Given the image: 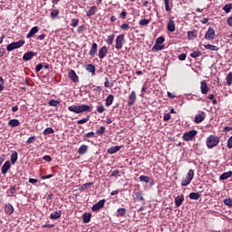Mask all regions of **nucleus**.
I'll return each instance as SVG.
<instances>
[{"mask_svg":"<svg viewBox=\"0 0 232 232\" xmlns=\"http://www.w3.org/2000/svg\"><path fill=\"white\" fill-rule=\"evenodd\" d=\"M69 111L72 113H84V111H92V106L86 104L71 105L68 107Z\"/></svg>","mask_w":232,"mask_h":232,"instance_id":"nucleus-1","label":"nucleus"},{"mask_svg":"<svg viewBox=\"0 0 232 232\" xmlns=\"http://www.w3.org/2000/svg\"><path fill=\"white\" fill-rule=\"evenodd\" d=\"M218 142H220V139L218 136L210 135L206 140L207 148H208V150H213V148L218 146Z\"/></svg>","mask_w":232,"mask_h":232,"instance_id":"nucleus-2","label":"nucleus"},{"mask_svg":"<svg viewBox=\"0 0 232 232\" xmlns=\"http://www.w3.org/2000/svg\"><path fill=\"white\" fill-rule=\"evenodd\" d=\"M24 44V40H20L18 42H14L9 44L6 46L7 52H13V50H17V48H21Z\"/></svg>","mask_w":232,"mask_h":232,"instance_id":"nucleus-3","label":"nucleus"},{"mask_svg":"<svg viewBox=\"0 0 232 232\" xmlns=\"http://www.w3.org/2000/svg\"><path fill=\"white\" fill-rule=\"evenodd\" d=\"M166 41V38L164 36H160L156 39V44L152 47V50H157V52H160V50H164V45H162V43Z\"/></svg>","mask_w":232,"mask_h":232,"instance_id":"nucleus-4","label":"nucleus"},{"mask_svg":"<svg viewBox=\"0 0 232 232\" xmlns=\"http://www.w3.org/2000/svg\"><path fill=\"white\" fill-rule=\"evenodd\" d=\"M195 137H197L196 130L187 131L183 134V140H185L186 142H189V140H193V139H195Z\"/></svg>","mask_w":232,"mask_h":232,"instance_id":"nucleus-5","label":"nucleus"},{"mask_svg":"<svg viewBox=\"0 0 232 232\" xmlns=\"http://www.w3.org/2000/svg\"><path fill=\"white\" fill-rule=\"evenodd\" d=\"M123 43H124V34L118 35L115 42L116 50H121Z\"/></svg>","mask_w":232,"mask_h":232,"instance_id":"nucleus-6","label":"nucleus"},{"mask_svg":"<svg viewBox=\"0 0 232 232\" xmlns=\"http://www.w3.org/2000/svg\"><path fill=\"white\" fill-rule=\"evenodd\" d=\"M206 119V112L200 111L198 114H197L194 118L195 124H200V122H203V121Z\"/></svg>","mask_w":232,"mask_h":232,"instance_id":"nucleus-7","label":"nucleus"},{"mask_svg":"<svg viewBox=\"0 0 232 232\" xmlns=\"http://www.w3.org/2000/svg\"><path fill=\"white\" fill-rule=\"evenodd\" d=\"M205 39L207 41H213L215 39V29L213 27H208V32L205 34Z\"/></svg>","mask_w":232,"mask_h":232,"instance_id":"nucleus-8","label":"nucleus"},{"mask_svg":"<svg viewBox=\"0 0 232 232\" xmlns=\"http://www.w3.org/2000/svg\"><path fill=\"white\" fill-rule=\"evenodd\" d=\"M105 202V199H101L100 201H98L96 204L92 206V211H99V209H102V208H104Z\"/></svg>","mask_w":232,"mask_h":232,"instance_id":"nucleus-9","label":"nucleus"},{"mask_svg":"<svg viewBox=\"0 0 232 232\" xmlns=\"http://www.w3.org/2000/svg\"><path fill=\"white\" fill-rule=\"evenodd\" d=\"M106 55H108V47L102 46L99 50L98 57H99V59H104Z\"/></svg>","mask_w":232,"mask_h":232,"instance_id":"nucleus-10","label":"nucleus"},{"mask_svg":"<svg viewBox=\"0 0 232 232\" xmlns=\"http://www.w3.org/2000/svg\"><path fill=\"white\" fill-rule=\"evenodd\" d=\"M135 101H137V94L135 93V91H132L129 96L128 106H133Z\"/></svg>","mask_w":232,"mask_h":232,"instance_id":"nucleus-11","label":"nucleus"},{"mask_svg":"<svg viewBox=\"0 0 232 232\" xmlns=\"http://www.w3.org/2000/svg\"><path fill=\"white\" fill-rule=\"evenodd\" d=\"M10 168H12V163L10 162V160L5 161L1 169V172L3 173V175H6V173H8V169H10Z\"/></svg>","mask_w":232,"mask_h":232,"instance_id":"nucleus-12","label":"nucleus"},{"mask_svg":"<svg viewBox=\"0 0 232 232\" xmlns=\"http://www.w3.org/2000/svg\"><path fill=\"white\" fill-rule=\"evenodd\" d=\"M37 55L36 52L29 51L25 53L23 56L24 61H30L32 58L35 57Z\"/></svg>","mask_w":232,"mask_h":232,"instance_id":"nucleus-13","label":"nucleus"},{"mask_svg":"<svg viewBox=\"0 0 232 232\" xmlns=\"http://www.w3.org/2000/svg\"><path fill=\"white\" fill-rule=\"evenodd\" d=\"M200 90L203 95H207L208 92H209V87L208 86V82H206V81H201Z\"/></svg>","mask_w":232,"mask_h":232,"instance_id":"nucleus-14","label":"nucleus"},{"mask_svg":"<svg viewBox=\"0 0 232 232\" xmlns=\"http://www.w3.org/2000/svg\"><path fill=\"white\" fill-rule=\"evenodd\" d=\"M68 76L69 79L72 81V82H79V76H77L75 71L70 70Z\"/></svg>","mask_w":232,"mask_h":232,"instance_id":"nucleus-15","label":"nucleus"},{"mask_svg":"<svg viewBox=\"0 0 232 232\" xmlns=\"http://www.w3.org/2000/svg\"><path fill=\"white\" fill-rule=\"evenodd\" d=\"M184 202V195H179L175 198V206L176 208H180Z\"/></svg>","mask_w":232,"mask_h":232,"instance_id":"nucleus-16","label":"nucleus"},{"mask_svg":"<svg viewBox=\"0 0 232 232\" xmlns=\"http://www.w3.org/2000/svg\"><path fill=\"white\" fill-rule=\"evenodd\" d=\"M167 30L169 32H175L176 27H175V21L173 19H169L168 24H167Z\"/></svg>","mask_w":232,"mask_h":232,"instance_id":"nucleus-17","label":"nucleus"},{"mask_svg":"<svg viewBox=\"0 0 232 232\" xmlns=\"http://www.w3.org/2000/svg\"><path fill=\"white\" fill-rule=\"evenodd\" d=\"M122 148V145L121 146H113V147H111L107 150V152L110 154V155H113V153H117V151H121Z\"/></svg>","mask_w":232,"mask_h":232,"instance_id":"nucleus-18","label":"nucleus"},{"mask_svg":"<svg viewBox=\"0 0 232 232\" xmlns=\"http://www.w3.org/2000/svg\"><path fill=\"white\" fill-rule=\"evenodd\" d=\"M37 32H39V27H38V26H34V27L29 31V33L27 34L26 38H27V39H30V38L34 37V34H37Z\"/></svg>","mask_w":232,"mask_h":232,"instance_id":"nucleus-19","label":"nucleus"},{"mask_svg":"<svg viewBox=\"0 0 232 232\" xmlns=\"http://www.w3.org/2000/svg\"><path fill=\"white\" fill-rule=\"evenodd\" d=\"M97 14V6H91L90 9L86 12L87 17H92V15H95Z\"/></svg>","mask_w":232,"mask_h":232,"instance_id":"nucleus-20","label":"nucleus"},{"mask_svg":"<svg viewBox=\"0 0 232 232\" xmlns=\"http://www.w3.org/2000/svg\"><path fill=\"white\" fill-rule=\"evenodd\" d=\"M232 177V171L224 172L219 176V180H227V179Z\"/></svg>","mask_w":232,"mask_h":232,"instance_id":"nucleus-21","label":"nucleus"},{"mask_svg":"<svg viewBox=\"0 0 232 232\" xmlns=\"http://www.w3.org/2000/svg\"><path fill=\"white\" fill-rule=\"evenodd\" d=\"M92 220V214L91 213H84L82 215V222L83 224H89V222Z\"/></svg>","mask_w":232,"mask_h":232,"instance_id":"nucleus-22","label":"nucleus"},{"mask_svg":"<svg viewBox=\"0 0 232 232\" xmlns=\"http://www.w3.org/2000/svg\"><path fill=\"white\" fill-rule=\"evenodd\" d=\"M61 215H63V212L61 210L55 211L50 215V218L52 220H57V218H61Z\"/></svg>","mask_w":232,"mask_h":232,"instance_id":"nucleus-23","label":"nucleus"},{"mask_svg":"<svg viewBox=\"0 0 232 232\" xmlns=\"http://www.w3.org/2000/svg\"><path fill=\"white\" fill-rule=\"evenodd\" d=\"M97 43H93L92 44V48L90 50L89 54L91 55V57H95V54L97 53Z\"/></svg>","mask_w":232,"mask_h":232,"instance_id":"nucleus-24","label":"nucleus"},{"mask_svg":"<svg viewBox=\"0 0 232 232\" xmlns=\"http://www.w3.org/2000/svg\"><path fill=\"white\" fill-rule=\"evenodd\" d=\"M20 124L21 122L17 119L10 120L8 122V125L11 126V128H17Z\"/></svg>","mask_w":232,"mask_h":232,"instance_id":"nucleus-25","label":"nucleus"},{"mask_svg":"<svg viewBox=\"0 0 232 232\" xmlns=\"http://www.w3.org/2000/svg\"><path fill=\"white\" fill-rule=\"evenodd\" d=\"M113 94H110L109 96H107L106 100H105V106L110 107L111 106V104H113Z\"/></svg>","mask_w":232,"mask_h":232,"instance_id":"nucleus-26","label":"nucleus"},{"mask_svg":"<svg viewBox=\"0 0 232 232\" xmlns=\"http://www.w3.org/2000/svg\"><path fill=\"white\" fill-rule=\"evenodd\" d=\"M87 152H88V145H82L78 149L79 155H85V153H87Z\"/></svg>","mask_w":232,"mask_h":232,"instance_id":"nucleus-27","label":"nucleus"},{"mask_svg":"<svg viewBox=\"0 0 232 232\" xmlns=\"http://www.w3.org/2000/svg\"><path fill=\"white\" fill-rule=\"evenodd\" d=\"M133 198L135 200H138L139 202L143 201L144 202V197H142L141 192H134Z\"/></svg>","mask_w":232,"mask_h":232,"instance_id":"nucleus-28","label":"nucleus"},{"mask_svg":"<svg viewBox=\"0 0 232 232\" xmlns=\"http://www.w3.org/2000/svg\"><path fill=\"white\" fill-rule=\"evenodd\" d=\"M5 209L7 215H12V213H14V206H12L10 203L5 204Z\"/></svg>","mask_w":232,"mask_h":232,"instance_id":"nucleus-29","label":"nucleus"},{"mask_svg":"<svg viewBox=\"0 0 232 232\" xmlns=\"http://www.w3.org/2000/svg\"><path fill=\"white\" fill-rule=\"evenodd\" d=\"M85 69L87 70V72H89V73L95 75V67L93 64H92V63L86 64Z\"/></svg>","mask_w":232,"mask_h":232,"instance_id":"nucleus-30","label":"nucleus"},{"mask_svg":"<svg viewBox=\"0 0 232 232\" xmlns=\"http://www.w3.org/2000/svg\"><path fill=\"white\" fill-rule=\"evenodd\" d=\"M188 197L190 200H198V198H200V195L198 194V192H191Z\"/></svg>","mask_w":232,"mask_h":232,"instance_id":"nucleus-31","label":"nucleus"},{"mask_svg":"<svg viewBox=\"0 0 232 232\" xmlns=\"http://www.w3.org/2000/svg\"><path fill=\"white\" fill-rule=\"evenodd\" d=\"M17 159H18V154L17 151H13L11 154V164H15V162H17Z\"/></svg>","mask_w":232,"mask_h":232,"instance_id":"nucleus-32","label":"nucleus"},{"mask_svg":"<svg viewBox=\"0 0 232 232\" xmlns=\"http://www.w3.org/2000/svg\"><path fill=\"white\" fill-rule=\"evenodd\" d=\"M206 50H211L212 52H218L219 48L216 45L211 44H206L205 45Z\"/></svg>","mask_w":232,"mask_h":232,"instance_id":"nucleus-33","label":"nucleus"},{"mask_svg":"<svg viewBox=\"0 0 232 232\" xmlns=\"http://www.w3.org/2000/svg\"><path fill=\"white\" fill-rule=\"evenodd\" d=\"M49 106H53L54 108H57V106H59V104H61V102L57 101V100H50L48 102Z\"/></svg>","mask_w":232,"mask_h":232,"instance_id":"nucleus-34","label":"nucleus"},{"mask_svg":"<svg viewBox=\"0 0 232 232\" xmlns=\"http://www.w3.org/2000/svg\"><path fill=\"white\" fill-rule=\"evenodd\" d=\"M193 177H195V170L194 169H189L186 179H188V180L192 181L193 180Z\"/></svg>","mask_w":232,"mask_h":232,"instance_id":"nucleus-35","label":"nucleus"},{"mask_svg":"<svg viewBox=\"0 0 232 232\" xmlns=\"http://www.w3.org/2000/svg\"><path fill=\"white\" fill-rule=\"evenodd\" d=\"M115 39V34H111L107 37V39L105 40L107 44H113V40Z\"/></svg>","mask_w":232,"mask_h":232,"instance_id":"nucleus-36","label":"nucleus"},{"mask_svg":"<svg viewBox=\"0 0 232 232\" xmlns=\"http://www.w3.org/2000/svg\"><path fill=\"white\" fill-rule=\"evenodd\" d=\"M83 139L84 140H86V139H95V132L91 131L86 133L85 135H83Z\"/></svg>","mask_w":232,"mask_h":232,"instance_id":"nucleus-37","label":"nucleus"},{"mask_svg":"<svg viewBox=\"0 0 232 232\" xmlns=\"http://www.w3.org/2000/svg\"><path fill=\"white\" fill-rule=\"evenodd\" d=\"M126 215V208H121L117 210V217H124Z\"/></svg>","mask_w":232,"mask_h":232,"instance_id":"nucleus-38","label":"nucleus"},{"mask_svg":"<svg viewBox=\"0 0 232 232\" xmlns=\"http://www.w3.org/2000/svg\"><path fill=\"white\" fill-rule=\"evenodd\" d=\"M227 84V86H231L232 84V72H228V74L226 77Z\"/></svg>","mask_w":232,"mask_h":232,"instance_id":"nucleus-39","label":"nucleus"},{"mask_svg":"<svg viewBox=\"0 0 232 232\" xmlns=\"http://www.w3.org/2000/svg\"><path fill=\"white\" fill-rule=\"evenodd\" d=\"M224 12H226V14H229V12H231L232 10V4H227L224 5L223 7Z\"/></svg>","mask_w":232,"mask_h":232,"instance_id":"nucleus-40","label":"nucleus"},{"mask_svg":"<svg viewBox=\"0 0 232 232\" xmlns=\"http://www.w3.org/2000/svg\"><path fill=\"white\" fill-rule=\"evenodd\" d=\"M51 133H55V130L51 127H48L44 130V135H51Z\"/></svg>","mask_w":232,"mask_h":232,"instance_id":"nucleus-41","label":"nucleus"},{"mask_svg":"<svg viewBox=\"0 0 232 232\" xmlns=\"http://www.w3.org/2000/svg\"><path fill=\"white\" fill-rule=\"evenodd\" d=\"M202 53L200 51H194L190 53V57H193V59H197V57H200Z\"/></svg>","mask_w":232,"mask_h":232,"instance_id":"nucleus-42","label":"nucleus"},{"mask_svg":"<svg viewBox=\"0 0 232 232\" xmlns=\"http://www.w3.org/2000/svg\"><path fill=\"white\" fill-rule=\"evenodd\" d=\"M57 15H59V9H53L52 10L51 12V17L53 19H56L57 18Z\"/></svg>","mask_w":232,"mask_h":232,"instance_id":"nucleus-43","label":"nucleus"},{"mask_svg":"<svg viewBox=\"0 0 232 232\" xmlns=\"http://www.w3.org/2000/svg\"><path fill=\"white\" fill-rule=\"evenodd\" d=\"M140 182H146V184H148V183H150V179L148 176L142 175L140 177Z\"/></svg>","mask_w":232,"mask_h":232,"instance_id":"nucleus-44","label":"nucleus"},{"mask_svg":"<svg viewBox=\"0 0 232 232\" xmlns=\"http://www.w3.org/2000/svg\"><path fill=\"white\" fill-rule=\"evenodd\" d=\"M189 184H191V180L188 179L187 178H185L181 180L182 187L189 186Z\"/></svg>","mask_w":232,"mask_h":232,"instance_id":"nucleus-45","label":"nucleus"},{"mask_svg":"<svg viewBox=\"0 0 232 232\" xmlns=\"http://www.w3.org/2000/svg\"><path fill=\"white\" fill-rule=\"evenodd\" d=\"M106 131V127L102 126L100 129L96 130L97 135H104V132Z\"/></svg>","mask_w":232,"mask_h":232,"instance_id":"nucleus-46","label":"nucleus"},{"mask_svg":"<svg viewBox=\"0 0 232 232\" xmlns=\"http://www.w3.org/2000/svg\"><path fill=\"white\" fill-rule=\"evenodd\" d=\"M188 39H195V37H197V33L195 31H188Z\"/></svg>","mask_w":232,"mask_h":232,"instance_id":"nucleus-47","label":"nucleus"},{"mask_svg":"<svg viewBox=\"0 0 232 232\" xmlns=\"http://www.w3.org/2000/svg\"><path fill=\"white\" fill-rule=\"evenodd\" d=\"M165 5L166 12H171V7H169V0H163Z\"/></svg>","mask_w":232,"mask_h":232,"instance_id":"nucleus-48","label":"nucleus"},{"mask_svg":"<svg viewBox=\"0 0 232 232\" xmlns=\"http://www.w3.org/2000/svg\"><path fill=\"white\" fill-rule=\"evenodd\" d=\"M88 121H90V116H87L86 118L79 120L77 121V124H86V122H88Z\"/></svg>","mask_w":232,"mask_h":232,"instance_id":"nucleus-49","label":"nucleus"},{"mask_svg":"<svg viewBox=\"0 0 232 232\" xmlns=\"http://www.w3.org/2000/svg\"><path fill=\"white\" fill-rule=\"evenodd\" d=\"M150 23L149 19H141L139 22L140 26H147V24Z\"/></svg>","mask_w":232,"mask_h":232,"instance_id":"nucleus-50","label":"nucleus"},{"mask_svg":"<svg viewBox=\"0 0 232 232\" xmlns=\"http://www.w3.org/2000/svg\"><path fill=\"white\" fill-rule=\"evenodd\" d=\"M225 206H228V208H232V199L231 198H226L224 199Z\"/></svg>","mask_w":232,"mask_h":232,"instance_id":"nucleus-51","label":"nucleus"},{"mask_svg":"<svg viewBox=\"0 0 232 232\" xmlns=\"http://www.w3.org/2000/svg\"><path fill=\"white\" fill-rule=\"evenodd\" d=\"M105 111H106V109L104 108V105H99V106H97V111H98V113H104Z\"/></svg>","mask_w":232,"mask_h":232,"instance_id":"nucleus-52","label":"nucleus"},{"mask_svg":"<svg viewBox=\"0 0 232 232\" xmlns=\"http://www.w3.org/2000/svg\"><path fill=\"white\" fill-rule=\"evenodd\" d=\"M35 136H31L28 138V140H26L27 144H34V142H35Z\"/></svg>","mask_w":232,"mask_h":232,"instance_id":"nucleus-53","label":"nucleus"},{"mask_svg":"<svg viewBox=\"0 0 232 232\" xmlns=\"http://www.w3.org/2000/svg\"><path fill=\"white\" fill-rule=\"evenodd\" d=\"M78 24H79V19L73 18V19L72 20L71 25H72L73 28H75V27H77Z\"/></svg>","mask_w":232,"mask_h":232,"instance_id":"nucleus-54","label":"nucleus"},{"mask_svg":"<svg viewBox=\"0 0 232 232\" xmlns=\"http://www.w3.org/2000/svg\"><path fill=\"white\" fill-rule=\"evenodd\" d=\"M9 193H11V195H14V193H17V188H15V186H13L9 188Z\"/></svg>","mask_w":232,"mask_h":232,"instance_id":"nucleus-55","label":"nucleus"},{"mask_svg":"<svg viewBox=\"0 0 232 232\" xmlns=\"http://www.w3.org/2000/svg\"><path fill=\"white\" fill-rule=\"evenodd\" d=\"M44 68V63H38L35 67V72H41V70Z\"/></svg>","mask_w":232,"mask_h":232,"instance_id":"nucleus-56","label":"nucleus"},{"mask_svg":"<svg viewBox=\"0 0 232 232\" xmlns=\"http://www.w3.org/2000/svg\"><path fill=\"white\" fill-rule=\"evenodd\" d=\"M121 28V30H130V25L128 24H122Z\"/></svg>","mask_w":232,"mask_h":232,"instance_id":"nucleus-57","label":"nucleus"},{"mask_svg":"<svg viewBox=\"0 0 232 232\" xmlns=\"http://www.w3.org/2000/svg\"><path fill=\"white\" fill-rule=\"evenodd\" d=\"M43 160H45V162H52V157L51 156H44Z\"/></svg>","mask_w":232,"mask_h":232,"instance_id":"nucleus-58","label":"nucleus"},{"mask_svg":"<svg viewBox=\"0 0 232 232\" xmlns=\"http://www.w3.org/2000/svg\"><path fill=\"white\" fill-rule=\"evenodd\" d=\"M126 15H128V13H126V10H123L120 16L121 19H126Z\"/></svg>","mask_w":232,"mask_h":232,"instance_id":"nucleus-59","label":"nucleus"},{"mask_svg":"<svg viewBox=\"0 0 232 232\" xmlns=\"http://www.w3.org/2000/svg\"><path fill=\"white\" fill-rule=\"evenodd\" d=\"M119 173H121V171H119V169L113 170L111 173V177H117V175H119Z\"/></svg>","mask_w":232,"mask_h":232,"instance_id":"nucleus-60","label":"nucleus"},{"mask_svg":"<svg viewBox=\"0 0 232 232\" xmlns=\"http://www.w3.org/2000/svg\"><path fill=\"white\" fill-rule=\"evenodd\" d=\"M89 186H93V182L85 183L82 185L83 189H88Z\"/></svg>","mask_w":232,"mask_h":232,"instance_id":"nucleus-61","label":"nucleus"},{"mask_svg":"<svg viewBox=\"0 0 232 232\" xmlns=\"http://www.w3.org/2000/svg\"><path fill=\"white\" fill-rule=\"evenodd\" d=\"M179 61H186V53H181L179 55Z\"/></svg>","mask_w":232,"mask_h":232,"instance_id":"nucleus-62","label":"nucleus"},{"mask_svg":"<svg viewBox=\"0 0 232 232\" xmlns=\"http://www.w3.org/2000/svg\"><path fill=\"white\" fill-rule=\"evenodd\" d=\"M169 119H171V115H169V113L165 114L163 117V121H169Z\"/></svg>","mask_w":232,"mask_h":232,"instance_id":"nucleus-63","label":"nucleus"},{"mask_svg":"<svg viewBox=\"0 0 232 232\" xmlns=\"http://www.w3.org/2000/svg\"><path fill=\"white\" fill-rule=\"evenodd\" d=\"M227 24H228V26H232V16L227 19Z\"/></svg>","mask_w":232,"mask_h":232,"instance_id":"nucleus-64","label":"nucleus"}]
</instances>
